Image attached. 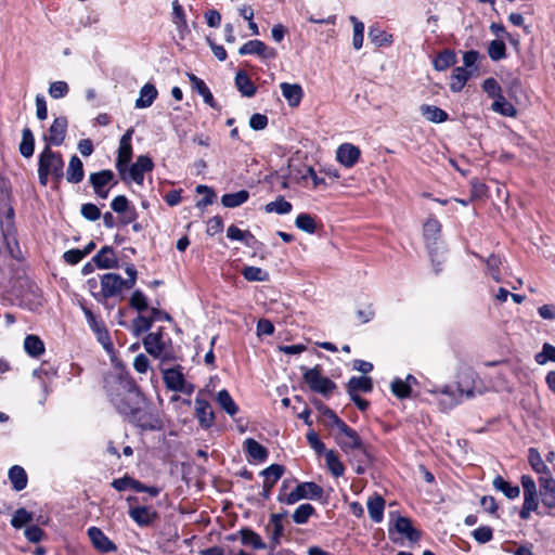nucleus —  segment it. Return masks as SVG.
I'll use <instances>...</instances> for the list:
<instances>
[{
	"label": "nucleus",
	"mask_w": 555,
	"mask_h": 555,
	"mask_svg": "<svg viewBox=\"0 0 555 555\" xmlns=\"http://www.w3.org/2000/svg\"><path fill=\"white\" fill-rule=\"evenodd\" d=\"M106 385L109 400L119 413L131 417V422L144 430L162 428L158 412L144 404L140 391L128 374L120 372L118 375L108 376Z\"/></svg>",
	"instance_id": "1"
},
{
	"label": "nucleus",
	"mask_w": 555,
	"mask_h": 555,
	"mask_svg": "<svg viewBox=\"0 0 555 555\" xmlns=\"http://www.w3.org/2000/svg\"><path fill=\"white\" fill-rule=\"evenodd\" d=\"M64 162L61 154L51 151L46 146L39 155L38 178L41 185L48 184V178L51 176L56 182L63 178Z\"/></svg>",
	"instance_id": "2"
},
{
	"label": "nucleus",
	"mask_w": 555,
	"mask_h": 555,
	"mask_svg": "<svg viewBox=\"0 0 555 555\" xmlns=\"http://www.w3.org/2000/svg\"><path fill=\"white\" fill-rule=\"evenodd\" d=\"M520 482L524 490V503L519 516L521 519H529L531 513L539 508L537 483L529 475H522Z\"/></svg>",
	"instance_id": "3"
},
{
	"label": "nucleus",
	"mask_w": 555,
	"mask_h": 555,
	"mask_svg": "<svg viewBox=\"0 0 555 555\" xmlns=\"http://www.w3.org/2000/svg\"><path fill=\"white\" fill-rule=\"evenodd\" d=\"M134 130L129 128L120 138L117 151L116 169L122 181H127V166L132 157L131 139Z\"/></svg>",
	"instance_id": "4"
},
{
	"label": "nucleus",
	"mask_w": 555,
	"mask_h": 555,
	"mask_svg": "<svg viewBox=\"0 0 555 555\" xmlns=\"http://www.w3.org/2000/svg\"><path fill=\"white\" fill-rule=\"evenodd\" d=\"M304 380L312 391L324 396H327L336 388V385L330 378L321 374L319 366L307 369L304 372Z\"/></svg>",
	"instance_id": "5"
},
{
	"label": "nucleus",
	"mask_w": 555,
	"mask_h": 555,
	"mask_svg": "<svg viewBox=\"0 0 555 555\" xmlns=\"http://www.w3.org/2000/svg\"><path fill=\"white\" fill-rule=\"evenodd\" d=\"M101 292L93 294L94 298L99 301L107 298H112L121 294L122 289L126 288L124 279L117 273H106L101 276Z\"/></svg>",
	"instance_id": "6"
},
{
	"label": "nucleus",
	"mask_w": 555,
	"mask_h": 555,
	"mask_svg": "<svg viewBox=\"0 0 555 555\" xmlns=\"http://www.w3.org/2000/svg\"><path fill=\"white\" fill-rule=\"evenodd\" d=\"M143 346L146 352L154 358L163 360L170 358V350L160 332L147 334L143 339Z\"/></svg>",
	"instance_id": "7"
},
{
	"label": "nucleus",
	"mask_w": 555,
	"mask_h": 555,
	"mask_svg": "<svg viewBox=\"0 0 555 555\" xmlns=\"http://www.w3.org/2000/svg\"><path fill=\"white\" fill-rule=\"evenodd\" d=\"M154 164L146 155H140L137 160L127 168V181H133L139 185L143 184L144 173L152 171Z\"/></svg>",
	"instance_id": "8"
},
{
	"label": "nucleus",
	"mask_w": 555,
	"mask_h": 555,
	"mask_svg": "<svg viewBox=\"0 0 555 555\" xmlns=\"http://www.w3.org/2000/svg\"><path fill=\"white\" fill-rule=\"evenodd\" d=\"M93 547L101 553L117 551L116 544L98 527H90L87 531Z\"/></svg>",
	"instance_id": "9"
},
{
	"label": "nucleus",
	"mask_w": 555,
	"mask_h": 555,
	"mask_svg": "<svg viewBox=\"0 0 555 555\" xmlns=\"http://www.w3.org/2000/svg\"><path fill=\"white\" fill-rule=\"evenodd\" d=\"M335 439L337 443L344 450H354L361 449L362 442L358 434L350 428L347 424H345L341 428H339L335 435Z\"/></svg>",
	"instance_id": "10"
},
{
	"label": "nucleus",
	"mask_w": 555,
	"mask_h": 555,
	"mask_svg": "<svg viewBox=\"0 0 555 555\" xmlns=\"http://www.w3.org/2000/svg\"><path fill=\"white\" fill-rule=\"evenodd\" d=\"M238 53L241 55L255 54V55L260 56L263 60H271L276 56L275 49L267 47L260 40L247 41L240 48Z\"/></svg>",
	"instance_id": "11"
},
{
	"label": "nucleus",
	"mask_w": 555,
	"mask_h": 555,
	"mask_svg": "<svg viewBox=\"0 0 555 555\" xmlns=\"http://www.w3.org/2000/svg\"><path fill=\"white\" fill-rule=\"evenodd\" d=\"M195 415L204 428H209L215 422V413L210 403L199 395L194 400Z\"/></svg>",
	"instance_id": "12"
},
{
	"label": "nucleus",
	"mask_w": 555,
	"mask_h": 555,
	"mask_svg": "<svg viewBox=\"0 0 555 555\" xmlns=\"http://www.w3.org/2000/svg\"><path fill=\"white\" fill-rule=\"evenodd\" d=\"M392 525L389 528V534L395 530L397 533L403 535L411 542H415L420 538V533L416 529L413 528L411 520L408 517L396 516Z\"/></svg>",
	"instance_id": "13"
},
{
	"label": "nucleus",
	"mask_w": 555,
	"mask_h": 555,
	"mask_svg": "<svg viewBox=\"0 0 555 555\" xmlns=\"http://www.w3.org/2000/svg\"><path fill=\"white\" fill-rule=\"evenodd\" d=\"M538 482L543 505L548 508H555V479L552 475L540 476Z\"/></svg>",
	"instance_id": "14"
},
{
	"label": "nucleus",
	"mask_w": 555,
	"mask_h": 555,
	"mask_svg": "<svg viewBox=\"0 0 555 555\" xmlns=\"http://www.w3.org/2000/svg\"><path fill=\"white\" fill-rule=\"evenodd\" d=\"M67 130V119L66 117H57L53 120L52 125L49 128V132L46 135V141L49 144L59 146L64 142Z\"/></svg>",
	"instance_id": "15"
},
{
	"label": "nucleus",
	"mask_w": 555,
	"mask_h": 555,
	"mask_svg": "<svg viewBox=\"0 0 555 555\" xmlns=\"http://www.w3.org/2000/svg\"><path fill=\"white\" fill-rule=\"evenodd\" d=\"M360 150L351 143H344L336 151L337 160L345 167L351 168L360 157Z\"/></svg>",
	"instance_id": "16"
},
{
	"label": "nucleus",
	"mask_w": 555,
	"mask_h": 555,
	"mask_svg": "<svg viewBox=\"0 0 555 555\" xmlns=\"http://www.w3.org/2000/svg\"><path fill=\"white\" fill-rule=\"evenodd\" d=\"M287 513L272 514L268 525L266 527L268 534L270 535L274 546L280 543V538L283 534L284 526L283 520Z\"/></svg>",
	"instance_id": "17"
},
{
	"label": "nucleus",
	"mask_w": 555,
	"mask_h": 555,
	"mask_svg": "<svg viewBox=\"0 0 555 555\" xmlns=\"http://www.w3.org/2000/svg\"><path fill=\"white\" fill-rule=\"evenodd\" d=\"M280 88L282 91V95L287 101L289 106L296 107L299 105L304 96V91L300 85L282 82L280 85Z\"/></svg>",
	"instance_id": "18"
},
{
	"label": "nucleus",
	"mask_w": 555,
	"mask_h": 555,
	"mask_svg": "<svg viewBox=\"0 0 555 555\" xmlns=\"http://www.w3.org/2000/svg\"><path fill=\"white\" fill-rule=\"evenodd\" d=\"M129 516L139 526H149L156 518V512L149 506H137L130 508Z\"/></svg>",
	"instance_id": "19"
},
{
	"label": "nucleus",
	"mask_w": 555,
	"mask_h": 555,
	"mask_svg": "<svg viewBox=\"0 0 555 555\" xmlns=\"http://www.w3.org/2000/svg\"><path fill=\"white\" fill-rule=\"evenodd\" d=\"M93 261L100 269H111L117 267V258L112 247L104 246L93 257Z\"/></svg>",
	"instance_id": "20"
},
{
	"label": "nucleus",
	"mask_w": 555,
	"mask_h": 555,
	"mask_svg": "<svg viewBox=\"0 0 555 555\" xmlns=\"http://www.w3.org/2000/svg\"><path fill=\"white\" fill-rule=\"evenodd\" d=\"M366 505L370 518L376 524L380 522L384 518L385 500L375 494L367 500Z\"/></svg>",
	"instance_id": "21"
},
{
	"label": "nucleus",
	"mask_w": 555,
	"mask_h": 555,
	"mask_svg": "<svg viewBox=\"0 0 555 555\" xmlns=\"http://www.w3.org/2000/svg\"><path fill=\"white\" fill-rule=\"evenodd\" d=\"M373 389L372 379L366 376H353L347 385L349 396L358 395V392H370Z\"/></svg>",
	"instance_id": "22"
},
{
	"label": "nucleus",
	"mask_w": 555,
	"mask_h": 555,
	"mask_svg": "<svg viewBox=\"0 0 555 555\" xmlns=\"http://www.w3.org/2000/svg\"><path fill=\"white\" fill-rule=\"evenodd\" d=\"M188 78L191 82L192 88L203 96L204 102L210 107H215L216 104L212 93L210 92L209 88L206 86L204 80H202L194 74H188Z\"/></svg>",
	"instance_id": "23"
},
{
	"label": "nucleus",
	"mask_w": 555,
	"mask_h": 555,
	"mask_svg": "<svg viewBox=\"0 0 555 555\" xmlns=\"http://www.w3.org/2000/svg\"><path fill=\"white\" fill-rule=\"evenodd\" d=\"M157 89L152 83H145L141 90L140 95L135 100V107L137 108H146L150 107L155 99L157 98Z\"/></svg>",
	"instance_id": "24"
},
{
	"label": "nucleus",
	"mask_w": 555,
	"mask_h": 555,
	"mask_svg": "<svg viewBox=\"0 0 555 555\" xmlns=\"http://www.w3.org/2000/svg\"><path fill=\"white\" fill-rule=\"evenodd\" d=\"M299 496L308 500H320L323 495V489L315 482H301L296 487Z\"/></svg>",
	"instance_id": "25"
},
{
	"label": "nucleus",
	"mask_w": 555,
	"mask_h": 555,
	"mask_svg": "<svg viewBox=\"0 0 555 555\" xmlns=\"http://www.w3.org/2000/svg\"><path fill=\"white\" fill-rule=\"evenodd\" d=\"M164 382L168 389L173 391H181L184 384L183 374L177 369L165 370Z\"/></svg>",
	"instance_id": "26"
},
{
	"label": "nucleus",
	"mask_w": 555,
	"mask_h": 555,
	"mask_svg": "<svg viewBox=\"0 0 555 555\" xmlns=\"http://www.w3.org/2000/svg\"><path fill=\"white\" fill-rule=\"evenodd\" d=\"M235 86L243 96L250 98L256 93V86L250 80L248 75L240 70L235 76Z\"/></svg>",
	"instance_id": "27"
},
{
	"label": "nucleus",
	"mask_w": 555,
	"mask_h": 555,
	"mask_svg": "<svg viewBox=\"0 0 555 555\" xmlns=\"http://www.w3.org/2000/svg\"><path fill=\"white\" fill-rule=\"evenodd\" d=\"M493 488L502 492L507 499H516L520 494V488L513 486L506 481L502 476H496L492 481Z\"/></svg>",
	"instance_id": "28"
},
{
	"label": "nucleus",
	"mask_w": 555,
	"mask_h": 555,
	"mask_svg": "<svg viewBox=\"0 0 555 555\" xmlns=\"http://www.w3.org/2000/svg\"><path fill=\"white\" fill-rule=\"evenodd\" d=\"M9 479L15 491H22L27 486L26 472L18 465H14L9 469Z\"/></svg>",
	"instance_id": "29"
},
{
	"label": "nucleus",
	"mask_w": 555,
	"mask_h": 555,
	"mask_svg": "<svg viewBox=\"0 0 555 555\" xmlns=\"http://www.w3.org/2000/svg\"><path fill=\"white\" fill-rule=\"evenodd\" d=\"M420 112L424 118L431 122L439 124L448 119V114L435 105L423 104L420 107Z\"/></svg>",
	"instance_id": "30"
},
{
	"label": "nucleus",
	"mask_w": 555,
	"mask_h": 555,
	"mask_svg": "<svg viewBox=\"0 0 555 555\" xmlns=\"http://www.w3.org/2000/svg\"><path fill=\"white\" fill-rule=\"evenodd\" d=\"M528 461L532 469L540 476H551V472L547 465L542 460L539 451L534 448H530L528 451Z\"/></svg>",
	"instance_id": "31"
},
{
	"label": "nucleus",
	"mask_w": 555,
	"mask_h": 555,
	"mask_svg": "<svg viewBox=\"0 0 555 555\" xmlns=\"http://www.w3.org/2000/svg\"><path fill=\"white\" fill-rule=\"evenodd\" d=\"M216 401L220 408L230 416H234L238 412L237 404L225 389H222L217 393Z\"/></svg>",
	"instance_id": "32"
},
{
	"label": "nucleus",
	"mask_w": 555,
	"mask_h": 555,
	"mask_svg": "<svg viewBox=\"0 0 555 555\" xmlns=\"http://www.w3.org/2000/svg\"><path fill=\"white\" fill-rule=\"evenodd\" d=\"M245 450L247 451L248 455L256 461L263 462L268 457V451L267 449L258 443L253 438H247L244 441Z\"/></svg>",
	"instance_id": "33"
},
{
	"label": "nucleus",
	"mask_w": 555,
	"mask_h": 555,
	"mask_svg": "<svg viewBox=\"0 0 555 555\" xmlns=\"http://www.w3.org/2000/svg\"><path fill=\"white\" fill-rule=\"evenodd\" d=\"M249 198V193L246 190H241L235 193L224 194L221 197V204L227 208H235L243 205Z\"/></svg>",
	"instance_id": "34"
},
{
	"label": "nucleus",
	"mask_w": 555,
	"mask_h": 555,
	"mask_svg": "<svg viewBox=\"0 0 555 555\" xmlns=\"http://www.w3.org/2000/svg\"><path fill=\"white\" fill-rule=\"evenodd\" d=\"M321 422L330 428H341L346 423L341 421L333 410L325 405H320Z\"/></svg>",
	"instance_id": "35"
},
{
	"label": "nucleus",
	"mask_w": 555,
	"mask_h": 555,
	"mask_svg": "<svg viewBox=\"0 0 555 555\" xmlns=\"http://www.w3.org/2000/svg\"><path fill=\"white\" fill-rule=\"evenodd\" d=\"M83 179L82 162L76 156H72L67 168V180L72 183H78Z\"/></svg>",
	"instance_id": "36"
},
{
	"label": "nucleus",
	"mask_w": 555,
	"mask_h": 555,
	"mask_svg": "<svg viewBox=\"0 0 555 555\" xmlns=\"http://www.w3.org/2000/svg\"><path fill=\"white\" fill-rule=\"evenodd\" d=\"M240 535L244 545H250L255 550H263L266 547L261 537L250 529H241Z\"/></svg>",
	"instance_id": "37"
},
{
	"label": "nucleus",
	"mask_w": 555,
	"mask_h": 555,
	"mask_svg": "<svg viewBox=\"0 0 555 555\" xmlns=\"http://www.w3.org/2000/svg\"><path fill=\"white\" fill-rule=\"evenodd\" d=\"M468 78H469V72L465 67L454 68L452 76H451L450 89L453 92H460L464 88Z\"/></svg>",
	"instance_id": "38"
},
{
	"label": "nucleus",
	"mask_w": 555,
	"mask_h": 555,
	"mask_svg": "<svg viewBox=\"0 0 555 555\" xmlns=\"http://www.w3.org/2000/svg\"><path fill=\"white\" fill-rule=\"evenodd\" d=\"M283 474L284 467L280 464H272L263 469L261 475L264 477V488H272Z\"/></svg>",
	"instance_id": "39"
},
{
	"label": "nucleus",
	"mask_w": 555,
	"mask_h": 555,
	"mask_svg": "<svg viewBox=\"0 0 555 555\" xmlns=\"http://www.w3.org/2000/svg\"><path fill=\"white\" fill-rule=\"evenodd\" d=\"M410 380L415 382V377H413L412 375H408L405 382L400 378H396L395 380H392V393L399 399L408 398L411 393V386L409 384Z\"/></svg>",
	"instance_id": "40"
},
{
	"label": "nucleus",
	"mask_w": 555,
	"mask_h": 555,
	"mask_svg": "<svg viewBox=\"0 0 555 555\" xmlns=\"http://www.w3.org/2000/svg\"><path fill=\"white\" fill-rule=\"evenodd\" d=\"M24 348H25V351L30 357H39L44 352V345H43L42 340L38 336H35V335L26 336V338L24 340Z\"/></svg>",
	"instance_id": "41"
},
{
	"label": "nucleus",
	"mask_w": 555,
	"mask_h": 555,
	"mask_svg": "<svg viewBox=\"0 0 555 555\" xmlns=\"http://www.w3.org/2000/svg\"><path fill=\"white\" fill-rule=\"evenodd\" d=\"M35 150V139L29 128H24L22 131V141L20 143V153L24 157H30Z\"/></svg>",
	"instance_id": "42"
},
{
	"label": "nucleus",
	"mask_w": 555,
	"mask_h": 555,
	"mask_svg": "<svg viewBox=\"0 0 555 555\" xmlns=\"http://www.w3.org/2000/svg\"><path fill=\"white\" fill-rule=\"evenodd\" d=\"M292 204L284 199L283 196H279L275 201L268 203L264 206L267 214L286 215L292 211Z\"/></svg>",
	"instance_id": "43"
},
{
	"label": "nucleus",
	"mask_w": 555,
	"mask_h": 555,
	"mask_svg": "<svg viewBox=\"0 0 555 555\" xmlns=\"http://www.w3.org/2000/svg\"><path fill=\"white\" fill-rule=\"evenodd\" d=\"M369 38L373 44L376 47L388 46L392 43V36L387 34L383 29L378 27H370Z\"/></svg>",
	"instance_id": "44"
},
{
	"label": "nucleus",
	"mask_w": 555,
	"mask_h": 555,
	"mask_svg": "<svg viewBox=\"0 0 555 555\" xmlns=\"http://www.w3.org/2000/svg\"><path fill=\"white\" fill-rule=\"evenodd\" d=\"M325 461H326V466L333 476L340 477L344 475L345 467H344L343 463L340 462V460L338 459L335 451H333V450L326 451L325 452Z\"/></svg>",
	"instance_id": "45"
},
{
	"label": "nucleus",
	"mask_w": 555,
	"mask_h": 555,
	"mask_svg": "<svg viewBox=\"0 0 555 555\" xmlns=\"http://www.w3.org/2000/svg\"><path fill=\"white\" fill-rule=\"evenodd\" d=\"M114 178V173L112 170L105 169L99 172H94L90 175V183L93 186V190H99L100 188H104Z\"/></svg>",
	"instance_id": "46"
},
{
	"label": "nucleus",
	"mask_w": 555,
	"mask_h": 555,
	"mask_svg": "<svg viewBox=\"0 0 555 555\" xmlns=\"http://www.w3.org/2000/svg\"><path fill=\"white\" fill-rule=\"evenodd\" d=\"M242 275L250 282H267L270 278L267 271L254 266L245 267L242 271Z\"/></svg>",
	"instance_id": "47"
},
{
	"label": "nucleus",
	"mask_w": 555,
	"mask_h": 555,
	"mask_svg": "<svg viewBox=\"0 0 555 555\" xmlns=\"http://www.w3.org/2000/svg\"><path fill=\"white\" fill-rule=\"evenodd\" d=\"M349 21L353 25L352 46L356 50H360L363 46L364 24L353 15L349 17Z\"/></svg>",
	"instance_id": "48"
},
{
	"label": "nucleus",
	"mask_w": 555,
	"mask_h": 555,
	"mask_svg": "<svg viewBox=\"0 0 555 555\" xmlns=\"http://www.w3.org/2000/svg\"><path fill=\"white\" fill-rule=\"evenodd\" d=\"M492 111L502 114L503 116L514 117L516 108L507 102L503 95H500L491 105Z\"/></svg>",
	"instance_id": "49"
},
{
	"label": "nucleus",
	"mask_w": 555,
	"mask_h": 555,
	"mask_svg": "<svg viewBox=\"0 0 555 555\" xmlns=\"http://www.w3.org/2000/svg\"><path fill=\"white\" fill-rule=\"evenodd\" d=\"M455 63V54L452 51L446 50L438 54V56L434 60L435 69L441 72Z\"/></svg>",
	"instance_id": "50"
},
{
	"label": "nucleus",
	"mask_w": 555,
	"mask_h": 555,
	"mask_svg": "<svg viewBox=\"0 0 555 555\" xmlns=\"http://www.w3.org/2000/svg\"><path fill=\"white\" fill-rule=\"evenodd\" d=\"M313 513L314 507L309 503H304L295 509L293 520L295 524L304 525L308 521L309 517L313 515Z\"/></svg>",
	"instance_id": "51"
},
{
	"label": "nucleus",
	"mask_w": 555,
	"mask_h": 555,
	"mask_svg": "<svg viewBox=\"0 0 555 555\" xmlns=\"http://www.w3.org/2000/svg\"><path fill=\"white\" fill-rule=\"evenodd\" d=\"M441 225L435 218H429L424 224V237L426 241L435 242L440 233Z\"/></svg>",
	"instance_id": "52"
},
{
	"label": "nucleus",
	"mask_w": 555,
	"mask_h": 555,
	"mask_svg": "<svg viewBox=\"0 0 555 555\" xmlns=\"http://www.w3.org/2000/svg\"><path fill=\"white\" fill-rule=\"evenodd\" d=\"M488 54L492 61H500L506 56V47L502 40H492L488 47Z\"/></svg>",
	"instance_id": "53"
},
{
	"label": "nucleus",
	"mask_w": 555,
	"mask_h": 555,
	"mask_svg": "<svg viewBox=\"0 0 555 555\" xmlns=\"http://www.w3.org/2000/svg\"><path fill=\"white\" fill-rule=\"evenodd\" d=\"M534 359L540 365L548 361L555 362V347L548 343L543 344L542 350L535 354Z\"/></svg>",
	"instance_id": "54"
},
{
	"label": "nucleus",
	"mask_w": 555,
	"mask_h": 555,
	"mask_svg": "<svg viewBox=\"0 0 555 555\" xmlns=\"http://www.w3.org/2000/svg\"><path fill=\"white\" fill-rule=\"evenodd\" d=\"M295 224L299 230L305 231L307 233H313L317 229V224L313 217H311L308 214L298 215L295 220Z\"/></svg>",
	"instance_id": "55"
},
{
	"label": "nucleus",
	"mask_w": 555,
	"mask_h": 555,
	"mask_svg": "<svg viewBox=\"0 0 555 555\" xmlns=\"http://www.w3.org/2000/svg\"><path fill=\"white\" fill-rule=\"evenodd\" d=\"M196 192L198 194H204V197L196 204L198 208H205L214 203L216 194L209 186L199 184L196 186Z\"/></svg>",
	"instance_id": "56"
},
{
	"label": "nucleus",
	"mask_w": 555,
	"mask_h": 555,
	"mask_svg": "<svg viewBox=\"0 0 555 555\" xmlns=\"http://www.w3.org/2000/svg\"><path fill=\"white\" fill-rule=\"evenodd\" d=\"M33 520V515L26 511L25 508H18L15 511L12 519H11V525L16 528V529H20L22 528L23 526H25L26 524L30 522Z\"/></svg>",
	"instance_id": "57"
},
{
	"label": "nucleus",
	"mask_w": 555,
	"mask_h": 555,
	"mask_svg": "<svg viewBox=\"0 0 555 555\" xmlns=\"http://www.w3.org/2000/svg\"><path fill=\"white\" fill-rule=\"evenodd\" d=\"M487 271L489 275L495 281L501 282V275H500V266H501V259L495 255H490L487 260Z\"/></svg>",
	"instance_id": "58"
},
{
	"label": "nucleus",
	"mask_w": 555,
	"mask_h": 555,
	"mask_svg": "<svg viewBox=\"0 0 555 555\" xmlns=\"http://www.w3.org/2000/svg\"><path fill=\"white\" fill-rule=\"evenodd\" d=\"M227 236L233 241L245 242L248 245V240L253 238V234L249 231H242L236 225L231 224L227 230Z\"/></svg>",
	"instance_id": "59"
},
{
	"label": "nucleus",
	"mask_w": 555,
	"mask_h": 555,
	"mask_svg": "<svg viewBox=\"0 0 555 555\" xmlns=\"http://www.w3.org/2000/svg\"><path fill=\"white\" fill-rule=\"evenodd\" d=\"M0 229L4 241L9 244V238L13 235L14 232L12 208H9L7 218L4 220H1Z\"/></svg>",
	"instance_id": "60"
},
{
	"label": "nucleus",
	"mask_w": 555,
	"mask_h": 555,
	"mask_svg": "<svg viewBox=\"0 0 555 555\" xmlns=\"http://www.w3.org/2000/svg\"><path fill=\"white\" fill-rule=\"evenodd\" d=\"M69 91V87L67 82L59 80L54 81L49 87V95L52 99H62L64 98Z\"/></svg>",
	"instance_id": "61"
},
{
	"label": "nucleus",
	"mask_w": 555,
	"mask_h": 555,
	"mask_svg": "<svg viewBox=\"0 0 555 555\" xmlns=\"http://www.w3.org/2000/svg\"><path fill=\"white\" fill-rule=\"evenodd\" d=\"M482 88L490 98L496 99L502 95L501 87L494 78H487L482 83Z\"/></svg>",
	"instance_id": "62"
},
{
	"label": "nucleus",
	"mask_w": 555,
	"mask_h": 555,
	"mask_svg": "<svg viewBox=\"0 0 555 555\" xmlns=\"http://www.w3.org/2000/svg\"><path fill=\"white\" fill-rule=\"evenodd\" d=\"M473 537L479 543H487L493 537L492 529L487 526L479 527L474 530Z\"/></svg>",
	"instance_id": "63"
},
{
	"label": "nucleus",
	"mask_w": 555,
	"mask_h": 555,
	"mask_svg": "<svg viewBox=\"0 0 555 555\" xmlns=\"http://www.w3.org/2000/svg\"><path fill=\"white\" fill-rule=\"evenodd\" d=\"M81 215L87 220L95 221L100 218L101 211L94 204L88 203L81 206Z\"/></svg>",
	"instance_id": "64"
}]
</instances>
